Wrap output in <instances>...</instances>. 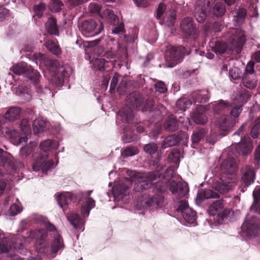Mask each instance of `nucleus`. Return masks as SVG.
Returning <instances> with one entry per match:
<instances>
[{"label": "nucleus", "instance_id": "nucleus-1", "mask_svg": "<svg viewBox=\"0 0 260 260\" xmlns=\"http://www.w3.org/2000/svg\"><path fill=\"white\" fill-rule=\"evenodd\" d=\"M144 101V98L139 92H133L128 94L125 100V107L120 109L118 112L122 122L131 123L134 118L133 109L141 110Z\"/></svg>", "mask_w": 260, "mask_h": 260}, {"label": "nucleus", "instance_id": "nucleus-2", "mask_svg": "<svg viewBox=\"0 0 260 260\" xmlns=\"http://www.w3.org/2000/svg\"><path fill=\"white\" fill-rule=\"evenodd\" d=\"M127 174L129 178L126 177L124 180L129 185L135 182V185L134 189L136 192H141L148 189L152 185V182L157 179V174L154 172H148L142 176L140 173L133 171H128Z\"/></svg>", "mask_w": 260, "mask_h": 260}, {"label": "nucleus", "instance_id": "nucleus-3", "mask_svg": "<svg viewBox=\"0 0 260 260\" xmlns=\"http://www.w3.org/2000/svg\"><path fill=\"white\" fill-rule=\"evenodd\" d=\"M153 188L154 190L159 192H166L169 189L172 194L178 199L184 198L189 191L186 183L181 181L177 182L174 180L168 182V184L167 182H155Z\"/></svg>", "mask_w": 260, "mask_h": 260}, {"label": "nucleus", "instance_id": "nucleus-4", "mask_svg": "<svg viewBox=\"0 0 260 260\" xmlns=\"http://www.w3.org/2000/svg\"><path fill=\"white\" fill-rule=\"evenodd\" d=\"M40 60L50 72L53 73V75H52L51 82L57 86H62L64 79L62 75L59 73L60 69L59 62L57 60L47 57L44 54L40 55Z\"/></svg>", "mask_w": 260, "mask_h": 260}, {"label": "nucleus", "instance_id": "nucleus-5", "mask_svg": "<svg viewBox=\"0 0 260 260\" xmlns=\"http://www.w3.org/2000/svg\"><path fill=\"white\" fill-rule=\"evenodd\" d=\"M29 237L36 240L35 247L38 253L44 254L48 253L49 245L47 242L48 234L46 230L42 229L31 231Z\"/></svg>", "mask_w": 260, "mask_h": 260}, {"label": "nucleus", "instance_id": "nucleus-6", "mask_svg": "<svg viewBox=\"0 0 260 260\" xmlns=\"http://www.w3.org/2000/svg\"><path fill=\"white\" fill-rule=\"evenodd\" d=\"M188 54L187 49L183 46H172L166 52V59L169 63L168 66L172 68L180 63L185 54Z\"/></svg>", "mask_w": 260, "mask_h": 260}, {"label": "nucleus", "instance_id": "nucleus-7", "mask_svg": "<svg viewBox=\"0 0 260 260\" xmlns=\"http://www.w3.org/2000/svg\"><path fill=\"white\" fill-rule=\"evenodd\" d=\"M79 29L85 37H90L97 35L104 29L103 23L97 22L93 19L85 20L79 26Z\"/></svg>", "mask_w": 260, "mask_h": 260}, {"label": "nucleus", "instance_id": "nucleus-8", "mask_svg": "<svg viewBox=\"0 0 260 260\" xmlns=\"http://www.w3.org/2000/svg\"><path fill=\"white\" fill-rule=\"evenodd\" d=\"M224 200L223 199L217 200L210 204L207 211L210 215L214 216L217 214V220L219 222H222L230 213L229 209H224Z\"/></svg>", "mask_w": 260, "mask_h": 260}, {"label": "nucleus", "instance_id": "nucleus-9", "mask_svg": "<svg viewBox=\"0 0 260 260\" xmlns=\"http://www.w3.org/2000/svg\"><path fill=\"white\" fill-rule=\"evenodd\" d=\"M242 231L248 237L255 236L260 230V219L252 216L250 219L248 216L241 227Z\"/></svg>", "mask_w": 260, "mask_h": 260}, {"label": "nucleus", "instance_id": "nucleus-10", "mask_svg": "<svg viewBox=\"0 0 260 260\" xmlns=\"http://www.w3.org/2000/svg\"><path fill=\"white\" fill-rule=\"evenodd\" d=\"M105 14L108 23L113 26L112 33L114 34H123L124 32V24L120 22L118 17L110 10H107Z\"/></svg>", "mask_w": 260, "mask_h": 260}, {"label": "nucleus", "instance_id": "nucleus-11", "mask_svg": "<svg viewBox=\"0 0 260 260\" xmlns=\"http://www.w3.org/2000/svg\"><path fill=\"white\" fill-rule=\"evenodd\" d=\"M155 184V182L153 183V182H152L151 186L148 188L151 189L152 191L154 193V194L148 197L145 201V204L149 207L161 208L165 205V197L160 194V193H162L163 192L156 191L153 190V186Z\"/></svg>", "mask_w": 260, "mask_h": 260}, {"label": "nucleus", "instance_id": "nucleus-12", "mask_svg": "<svg viewBox=\"0 0 260 260\" xmlns=\"http://www.w3.org/2000/svg\"><path fill=\"white\" fill-rule=\"evenodd\" d=\"M53 160H47V158L45 156L40 155L35 159L32 164V169L35 171L42 169L44 173H46L49 170L53 167Z\"/></svg>", "mask_w": 260, "mask_h": 260}, {"label": "nucleus", "instance_id": "nucleus-13", "mask_svg": "<svg viewBox=\"0 0 260 260\" xmlns=\"http://www.w3.org/2000/svg\"><path fill=\"white\" fill-rule=\"evenodd\" d=\"M203 6H197L194 12V17L199 23H202L205 20L207 12L211 9V4L209 0H201Z\"/></svg>", "mask_w": 260, "mask_h": 260}, {"label": "nucleus", "instance_id": "nucleus-14", "mask_svg": "<svg viewBox=\"0 0 260 260\" xmlns=\"http://www.w3.org/2000/svg\"><path fill=\"white\" fill-rule=\"evenodd\" d=\"M220 167L223 174L227 175V176H232L238 168L237 160L234 157L229 158L222 161ZM228 177L229 178V177ZM229 179L231 178L229 177Z\"/></svg>", "mask_w": 260, "mask_h": 260}, {"label": "nucleus", "instance_id": "nucleus-15", "mask_svg": "<svg viewBox=\"0 0 260 260\" xmlns=\"http://www.w3.org/2000/svg\"><path fill=\"white\" fill-rule=\"evenodd\" d=\"M180 28L182 32L187 36H193L196 32L193 20L189 17H185L181 21Z\"/></svg>", "mask_w": 260, "mask_h": 260}, {"label": "nucleus", "instance_id": "nucleus-16", "mask_svg": "<svg viewBox=\"0 0 260 260\" xmlns=\"http://www.w3.org/2000/svg\"><path fill=\"white\" fill-rule=\"evenodd\" d=\"M21 109L19 107H11L5 113V116L0 115V125L5 123V121L13 122L20 118Z\"/></svg>", "mask_w": 260, "mask_h": 260}, {"label": "nucleus", "instance_id": "nucleus-17", "mask_svg": "<svg viewBox=\"0 0 260 260\" xmlns=\"http://www.w3.org/2000/svg\"><path fill=\"white\" fill-rule=\"evenodd\" d=\"M245 41L244 32L240 30H236L235 35L232 38V44L237 53L241 52Z\"/></svg>", "mask_w": 260, "mask_h": 260}, {"label": "nucleus", "instance_id": "nucleus-18", "mask_svg": "<svg viewBox=\"0 0 260 260\" xmlns=\"http://www.w3.org/2000/svg\"><path fill=\"white\" fill-rule=\"evenodd\" d=\"M76 197L71 192H66L64 194H59L57 197V200L60 207L63 212L67 210L68 205L72 202H75Z\"/></svg>", "mask_w": 260, "mask_h": 260}, {"label": "nucleus", "instance_id": "nucleus-19", "mask_svg": "<svg viewBox=\"0 0 260 260\" xmlns=\"http://www.w3.org/2000/svg\"><path fill=\"white\" fill-rule=\"evenodd\" d=\"M191 118L197 124H205L207 122V117L205 113V108L202 106H198L192 112Z\"/></svg>", "mask_w": 260, "mask_h": 260}, {"label": "nucleus", "instance_id": "nucleus-20", "mask_svg": "<svg viewBox=\"0 0 260 260\" xmlns=\"http://www.w3.org/2000/svg\"><path fill=\"white\" fill-rule=\"evenodd\" d=\"M242 173L243 175L241 179L245 186H248L254 182L255 173L252 167L246 166L243 169Z\"/></svg>", "mask_w": 260, "mask_h": 260}, {"label": "nucleus", "instance_id": "nucleus-21", "mask_svg": "<svg viewBox=\"0 0 260 260\" xmlns=\"http://www.w3.org/2000/svg\"><path fill=\"white\" fill-rule=\"evenodd\" d=\"M219 128L224 131H229L236 124V120L231 116L224 115L220 117L218 120Z\"/></svg>", "mask_w": 260, "mask_h": 260}, {"label": "nucleus", "instance_id": "nucleus-22", "mask_svg": "<svg viewBox=\"0 0 260 260\" xmlns=\"http://www.w3.org/2000/svg\"><path fill=\"white\" fill-rule=\"evenodd\" d=\"M252 143L249 138L243 139L241 142L238 143L236 146V149L238 153L243 155H247L250 153L252 150Z\"/></svg>", "mask_w": 260, "mask_h": 260}, {"label": "nucleus", "instance_id": "nucleus-23", "mask_svg": "<svg viewBox=\"0 0 260 260\" xmlns=\"http://www.w3.org/2000/svg\"><path fill=\"white\" fill-rule=\"evenodd\" d=\"M164 168V166L161 165L160 166H158L157 168V171H153L155 172L156 174H157V178H158L159 180L157 182H163V183H166L169 182L172 180L171 179L173 177V174H174V169L172 167L168 168L165 173L162 174H159L158 171H159L161 170H162Z\"/></svg>", "mask_w": 260, "mask_h": 260}, {"label": "nucleus", "instance_id": "nucleus-24", "mask_svg": "<svg viewBox=\"0 0 260 260\" xmlns=\"http://www.w3.org/2000/svg\"><path fill=\"white\" fill-rule=\"evenodd\" d=\"M183 135L185 136V134L182 133L178 135L173 134L167 136L161 144L162 148H166L176 145L182 140Z\"/></svg>", "mask_w": 260, "mask_h": 260}, {"label": "nucleus", "instance_id": "nucleus-25", "mask_svg": "<svg viewBox=\"0 0 260 260\" xmlns=\"http://www.w3.org/2000/svg\"><path fill=\"white\" fill-rule=\"evenodd\" d=\"M141 111L142 112H154L157 116L161 115V111L159 106L155 105L154 100L152 98H149L146 100L144 105L141 106Z\"/></svg>", "mask_w": 260, "mask_h": 260}, {"label": "nucleus", "instance_id": "nucleus-26", "mask_svg": "<svg viewBox=\"0 0 260 260\" xmlns=\"http://www.w3.org/2000/svg\"><path fill=\"white\" fill-rule=\"evenodd\" d=\"M191 98L194 103H204L208 101L210 95L208 90H197L192 92Z\"/></svg>", "mask_w": 260, "mask_h": 260}, {"label": "nucleus", "instance_id": "nucleus-27", "mask_svg": "<svg viewBox=\"0 0 260 260\" xmlns=\"http://www.w3.org/2000/svg\"><path fill=\"white\" fill-rule=\"evenodd\" d=\"M213 111L215 113L220 114L230 110V103L222 100L211 103Z\"/></svg>", "mask_w": 260, "mask_h": 260}, {"label": "nucleus", "instance_id": "nucleus-28", "mask_svg": "<svg viewBox=\"0 0 260 260\" xmlns=\"http://www.w3.org/2000/svg\"><path fill=\"white\" fill-rule=\"evenodd\" d=\"M45 26L49 34L56 36H59V32L57 25V20L54 17H49L45 24Z\"/></svg>", "mask_w": 260, "mask_h": 260}, {"label": "nucleus", "instance_id": "nucleus-29", "mask_svg": "<svg viewBox=\"0 0 260 260\" xmlns=\"http://www.w3.org/2000/svg\"><path fill=\"white\" fill-rule=\"evenodd\" d=\"M95 206V201L90 197H87L85 199V203L82 205L81 207V213L84 217H87L91 209Z\"/></svg>", "mask_w": 260, "mask_h": 260}, {"label": "nucleus", "instance_id": "nucleus-30", "mask_svg": "<svg viewBox=\"0 0 260 260\" xmlns=\"http://www.w3.org/2000/svg\"><path fill=\"white\" fill-rule=\"evenodd\" d=\"M222 182H217L214 185V188L220 193L224 194L227 193L230 189L229 184L232 182V179H229L228 181L224 182L223 176L221 179Z\"/></svg>", "mask_w": 260, "mask_h": 260}, {"label": "nucleus", "instance_id": "nucleus-31", "mask_svg": "<svg viewBox=\"0 0 260 260\" xmlns=\"http://www.w3.org/2000/svg\"><path fill=\"white\" fill-rule=\"evenodd\" d=\"M208 129L201 127L199 128L193 132L191 136L192 142L193 144H197L205 137Z\"/></svg>", "mask_w": 260, "mask_h": 260}, {"label": "nucleus", "instance_id": "nucleus-32", "mask_svg": "<svg viewBox=\"0 0 260 260\" xmlns=\"http://www.w3.org/2000/svg\"><path fill=\"white\" fill-rule=\"evenodd\" d=\"M29 67L30 66L25 62H21L13 66L11 70L16 75H20L24 74L25 75Z\"/></svg>", "mask_w": 260, "mask_h": 260}, {"label": "nucleus", "instance_id": "nucleus-33", "mask_svg": "<svg viewBox=\"0 0 260 260\" xmlns=\"http://www.w3.org/2000/svg\"><path fill=\"white\" fill-rule=\"evenodd\" d=\"M242 82L244 86L246 88L253 89L257 85V79L255 75H243L242 77Z\"/></svg>", "mask_w": 260, "mask_h": 260}, {"label": "nucleus", "instance_id": "nucleus-34", "mask_svg": "<svg viewBox=\"0 0 260 260\" xmlns=\"http://www.w3.org/2000/svg\"><path fill=\"white\" fill-rule=\"evenodd\" d=\"M47 123L43 120L36 119L32 123L34 133L37 135L43 132L47 129Z\"/></svg>", "mask_w": 260, "mask_h": 260}, {"label": "nucleus", "instance_id": "nucleus-35", "mask_svg": "<svg viewBox=\"0 0 260 260\" xmlns=\"http://www.w3.org/2000/svg\"><path fill=\"white\" fill-rule=\"evenodd\" d=\"M177 125V120L174 115L169 116L164 124L165 129L170 132H174L176 130Z\"/></svg>", "mask_w": 260, "mask_h": 260}, {"label": "nucleus", "instance_id": "nucleus-36", "mask_svg": "<svg viewBox=\"0 0 260 260\" xmlns=\"http://www.w3.org/2000/svg\"><path fill=\"white\" fill-rule=\"evenodd\" d=\"M0 129L3 134L5 135L12 139L17 140L19 138V132L14 128L0 125Z\"/></svg>", "mask_w": 260, "mask_h": 260}, {"label": "nucleus", "instance_id": "nucleus-37", "mask_svg": "<svg viewBox=\"0 0 260 260\" xmlns=\"http://www.w3.org/2000/svg\"><path fill=\"white\" fill-rule=\"evenodd\" d=\"M67 217L70 223L76 229H78L82 224L81 218L77 213H69L68 214Z\"/></svg>", "mask_w": 260, "mask_h": 260}, {"label": "nucleus", "instance_id": "nucleus-38", "mask_svg": "<svg viewBox=\"0 0 260 260\" xmlns=\"http://www.w3.org/2000/svg\"><path fill=\"white\" fill-rule=\"evenodd\" d=\"M254 202L250 210L260 214V188L255 189L253 192Z\"/></svg>", "mask_w": 260, "mask_h": 260}, {"label": "nucleus", "instance_id": "nucleus-39", "mask_svg": "<svg viewBox=\"0 0 260 260\" xmlns=\"http://www.w3.org/2000/svg\"><path fill=\"white\" fill-rule=\"evenodd\" d=\"M11 248V243L9 239L0 234V253H7Z\"/></svg>", "mask_w": 260, "mask_h": 260}, {"label": "nucleus", "instance_id": "nucleus-40", "mask_svg": "<svg viewBox=\"0 0 260 260\" xmlns=\"http://www.w3.org/2000/svg\"><path fill=\"white\" fill-rule=\"evenodd\" d=\"M225 12V5L223 3H216L212 9L213 15L216 17H221Z\"/></svg>", "mask_w": 260, "mask_h": 260}, {"label": "nucleus", "instance_id": "nucleus-41", "mask_svg": "<svg viewBox=\"0 0 260 260\" xmlns=\"http://www.w3.org/2000/svg\"><path fill=\"white\" fill-rule=\"evenodd\" d=\"M25 76L36 84L38 83L41 77L39 72L37 70H35L30 66L27 70Z\"/></svg>", "mask_w": 260, "mask_h": 260}, {"label": "nucleus", "instance_id": "nucleus-42", "mask_svg": "<svg viewBox=\"0 0 260 260\" xmlns=\"http://www.w3.org/2000/svg\"><path fill=\"white\" fill-rule=\"evenodd\" d=\"M232 108L230 112V115L236 118L239 117L241 113L243 108V103L236 104L235 102L230 104V109Z\"/></svg>", "mask_w": 260, "mask_h": 260}, {"label": "nucleus", "instance_id": "nucleus-43", "mask_svg": "<svg viewBox=\"0 0 260 260\" xmlns=\"http://www.w3.org/2000/svg\"><path fill=\"white\" fill-rule=\"evenodd\" d=\"M45 46L49 51L53 54L58 55L61 54V50L59 46L57 45L54 41L49 40L45 43Z\"/></svg>", "mask_w": 260, "mask_h": 260}, {"label": "nucleus", "instance_id": "nucleus-44", "mask_svg": "<svg viewBox=\"0 0 260 260\" xmlns=\"http://www.w3.org/2000/svg\"><path fill=\"white\" fill-rule=\"evenodd\" d=\"M64 246L63 240L61 236L59 235L56 236L51 245L52 251L54 253H56L58 250Z\"/></svg>", "mask_w": 260, "mask_h": 260}, {"label": "nucleus", "instance_id": "nucleus-45", "mask_svg": "<svg viewBox=\"0 0 260 260\" xmlns=\"http://www.w3.org/2000/svg\"><path fill=\"white\" fill-rule=\"evenodd\" d=\"M180 150L178 148L173 149L169 154L168 159L169 162L177 165L180 162Z\"/></svg>", "mask_w": 260, "mask_h": 260}, {"label": "nucleus", "instance_id": "nucleus-46", "mask_svg": "<svg viewBox=\"0 0 260 260\" xmlns=\"http://www.w3.org/2000/svg\"><path fill=\"white\" fill-rule=\"evenodd\" d=\"M198 197L201 199H218L219 198L220 196L219 193L212 190L206 189L203 190L202 192H201L198 195Z\"/></svg>", "mask_w": 260, "mask_h": 260}, {"label": "nucleus", "instance_id": "nucleus-47", "mask_svg": "<svg viewBox=\"0 0 260 260\" xmlns=\"http://www.w3.org/2000/svg\"><path fill=\"white\" fill-rule=\"evenodd\" d=\"M182 216L184 220L188 223H193L196 219V213L191 208L185 210Z\"/></svg>", "mask_w": 260, "mask_h": 260}, {"label": "nucleus", "instance_id": "nucleus-48", "mask_svg": "<svg viewBox=\"0 0 260 260\" xmlns=\"http://www.w3.org/2000/svg\"><path fill=\"white\" fill-rule=\"evenodd\" d=\"M191 104V101L186 98H182L176 102L177 107L180 110L183 111H185Z\"/></svg>", "mask_w": 260, "mask_h": 260}, {"label": "nucleus", "instance_id": "nucleus-49", "mask_svg": "<svg viewBox=\"0 0 260 260\" xmlns=\"http://www.w3.org/2000/svg\"><path fill=\"white\" fill-rule=\"evenodd\" d=\"M260 135V116L254 121L253 126L251 128V135L253 139L258 138Z\"/></svg>", "mask_w": 260, "mask_h": 260}, {"label": "nucleus", "instance_id": "nucleus-50", "mask_svg": "<svg viewBox=\"0 0 260 260\" xmlns=\"http://www.w3.org/2000/svg\"><path fill=\"white\" fill-rule=\"evenodd\" d=\"M227 48L228 45L226 43L221 41H216L213 49L216 53L222 54L225 53Z\"/></svg>", "mask_w": 260, "mask_h": 260}, {"label": "nucleus", "instance_id": "nucleus-51", "mask_svg": "<svg viewBox=\"0 0 260 260\" xmlns=\"http://www.w3.org/2000/svg\"><path fill=\"white\" fill-rule=\"evenodd\" d=\"M108 63V61L104 58H96L94 62L93 66L96 69L103 72L108 66L107 64Z\"/></svg>", "mask_w": 260, "mask_h": 260}, {"label": "nucleus", "instance_id": "nucleus-52", "mask_svg": "<svg viewBox=\"0 0 260 260\" xmlns=\"http://www.w3.org/2000/svg\"><path fill=\"white\" fill-rule=\"evenodd\" d=\"M19 126L22 132H23L25 135H28L30 134L31 129L29 120L27 119L24 118L22 119Z\"/></svg>", "mask_w": 260, "mask_h": 260}, {"label": "nucleus", "instance_id": "nucleus-53", "mask_svg": "<svg viewBox=\"0 0 260 260\" xmlns=\"http://www.w3.org/2000/svg\"><path fill=\"white\" fill-rule=\"evenodd\" d=\"M157 149L158 147L156 144L154 142L145 144L143 147L144 151L150 155L154 154L157 151Z\"/></svg>", "mask_w": 260, "mask_h": 260}, {"label": "nucleus", "instance_id": "nucleus-54", "mask_svg": "<svg viewBox=\"0 0 260 260\" xmlns=\"http://www.w3.org/2000/svg\"><path fill=\"white\" fill-rule=\"evenodd\" d=\"M139 152L138 149L136 147L129 146L126 147L122 152V155L125 157L134 156Z\"/></svg>", "mask_w": 260, "mask_h": 260}, {"label": "nucleus", "instance_id": "nucleus-55", "mask_svg": "<svg viewBox=\"0 0 260 260\" xmlns=\"http://www.w3.org/2000/svg\"><path fill=\"white\" fill-rule=\"evenodd\" d=\"M46 9V7L45 4L41 3L37 5H35L34 6V12L35 13V16L38 17V18H41L44 14V12Z\"/></svg>", "mask_w": 260, "mask_h": 260}, {"label": "nucleus", "instance_id": "nucleus-56", "mask_svg": "<svg viewBox=\"0 0 260 260\" xmlns=\"http://www.w3.org/2000/svg\"><path fill=\"white\" fill-rule=\"evenodd\" d=\"M62 3L59 0H52L50 4V8L52 12H58L61 10Z\"/></svg>", "mask_w": 260, "mask_h": 260}, {"label": "nucleus", "instance_id": "nucleus-57", "mask_svg": "<svg viewBox=\"0 0 260 260\" xmlns=\"http://www.w3.org/2000/svg\"><path fill=\"white\" fill-rule=\"evenodd\" d=\"M247 12L244 8H240L237 12L236 21L239 23H242L245 18Z\"/></svg>", "mask_w": 260, "mask_h": 260}, {"label": "nucleus", "instance_id": "nucleus-58", "mask_svg": "<svg viewBox=\"0 0 260 260\" xmlns=\"http://www.w3.org/2000/svg\"><path fill=\"white\" fill-rule=\"evenodd\" d=\"M240 70L237 67H233L229 70V76L233 80H236L240 77Z\"/></svg>", "mask_w": 260, "mask_h": 260}, {"label": "nucleus", "instance_id": "nucleus-59", "mask_svg": "<svg viewBox=\"0 0 260 260\" xmlns=\"http://www.w3.org/2000/svg\"><path fill=\"white\" fill-rule=\"evenodd\" d=\"M254 63L253 61H250L247 64L245 69V72L243 74V75H255L254 74Z\"/></svg>", "mask_w": 260, "mask_h": 260}, {"label": "nucleus", "instance_id": "nucleus-60", "mask_svg": "<svg viewBox=\"0 0 260 260\" xmlns=\"http://www.w3.org/2000/svg\"><path fill=\"white\" fill-rule=\"evenodd\" d=\"M254 153L253 164L255 168H258L260 165V144L256 148Z\"/></svg>", "mask_w": 260, "mask_h": 260}, {"label": "nucleus", "instance_id": "nucleus-61", "mask_svg": "<svg viewBox=\"0 0 260 260\" xmlns=\"http://www.w3.org/2000/svg\"><path fill=\"white\" fill-rule=\"evenodd\" d=\"M137 139V135L134 132L125 133L123 136L125 143H131Z\"/></svg>", "mask_w": 260, "mask_h": 260}, {"label": "nucleus", "instance_id": "nucleus-62", "mask_svg": "<svg viewBox=\"0 0 260 260\" xmlns=\"http://www.w3.org/2000/svg\"><path fill=\"white\" fill-rule=\"evenodd\" d=\"M156 91L160 93H164L167 91L166 85L162 81H158L155 84Z\"/></svg>", "mask_w": 260, "mask_h": 260}, {"label": "nucleus", "instance_id": "nucleus-63", "mask_svg": "<svg viewBox=\"0 0 260 260\" xmlns=\"http://www.w3.org/2000/svg\"><path fill=\"white\" fill-rule=\"evenodd\" d=\"M52 141L47 140L42 142L40 145V148L45 152H47L52 148Z\"/></svg>", "mask_w": 260, "mask_h": 260}, {"label": "nucleus", "instance_id": "nucleus-64", "mask_svg": "<svg viewBox=\"0 0 260 260\" xmlns=\"http://www.w3.org/2000/svg\"><path fill=\"white\" fill-rule=\"evenodd\" d=\"M124 181L125 182H122L117 187V188L119 190V193L121 194H124L131 185L126 181L125 180Z\"/></svg>", "mask_w": 260, "mask_h": 260}]
</instances>
